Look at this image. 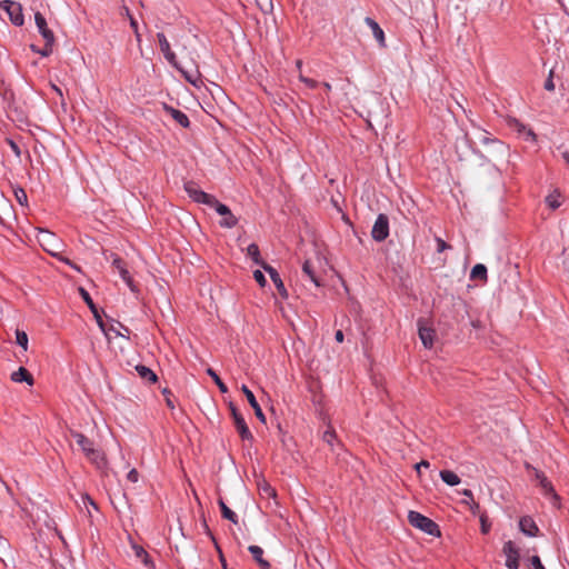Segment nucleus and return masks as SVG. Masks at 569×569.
Returning a JSON list of instances; mask_svg holds the SVG:
<instances>
[{"mask_svg":"<svg viewBox=\"0 0 569 569\" xmlns=\"http://www.w3.org/2000/svg\"><path fill=\"white\" fill-rule=\"evenodd\" d=\"M70 435L76 440L77 445L81 448L86 457L93 465H96L97 468L102 469L107 466V460L103 452L94 448L92 440L76 430H70Z\"/></svg>","mask_w":569,"mask_h":569,"instance_id":"f257e3e1","label":"nucleus"},{"mask_svg":"<svg viewBox=\"0 0 569 569\" xmlns=\"http://www.w3.org/2000/svg\"><path fill=\"white\" fill-rule=\"evenodd\" d=\"M408 521L412 527L418 528L421 531H423L430 536H433V537L440 536L439 526L433 520H431L430 518L423 516L422 513H420L418 511H413V510L409 511Z\"/></svg>","mask_w":569,"mask_h":569,"instance_id":"f03ea898","label":"nucleus"},{"mask_svg":"<svg viewBox=\"0 0 569 569\" xmlns=\"http://www.w3.org/2000/svg\"><path fill=\"white\" fill-rule=\"evenodd\" d=\"M37 239L44 251H47L53 257H58L62 248V243L61 240L54 233L48 230L39 229Z\"/></svg>","mask_w":569,"mask_h":569,"instance_id":"7ed1b4c3","label":"nucleus"},{"mask_svg":"<svg viewBox=\"0 0 569 569\" xmlns=\"http://www.w3.org/2000/svg\"><path fill=\"white\" fill-rule=\"evenodd\" d=\"M368 106V122L369 124L372 121L382 123L385 119H387V111L383 108V102L378 94H371L366 101Z\"/></svg>","mask_w":569,"mask_h":569,"instance_id":"20e7f679","label":"nucleus"},{"mask_svg":"<svg viewBox=\"0 0 569 569\" xmlns=\"http://www.w3.org/2000/svg\"><path fill=\"white\" fill-rule=\"evenodd\" d=\"M184 190L194 202L203 203L209 207L216 203V197L202 191L192 181H188L184 183Z\"/></svg>","mask_w":569,"mask_h":569,"instance_id":"39448f33","label":"nucleus"},{"mask_svg":"<svg viewBox=\"0 0 569 569\" xmlns=\"http://www.w3.org/2000/svg\"><path fill=\"white\" fill-rule=\"evenodd\" d=\"M0 8L4 10L10 21L14 26H22L23 24V13H22V7L19 2L12 1V0H3L0 2Z\"/></svg>","mask_w":569,"mask_h":569,"instance_id":"423d86ee","label":"nucleus"},{"mask_svg":"<svg viewBox=\"0 0 569 569\" xmlns=\"http://www.w3.org/2000/svg\"><path fill=\"white\" fill-rule=\"evenodd\" d=\"M229 408H230L231 416H232V419L234 422V427H236L238 433L240 435L241 439L242 440H252V438H253L252 433L249 430L243 417L237 410L236 406L232 402H230Z\"/></svg>","mask_w":569,"mask_h":569,"instance_id":"0eeeda50","label":"nucleus"},{"mask_svg":"<svg viewBox=\"0 0 569 569\" xmlns=\"http://www.w3.org/2000/svg\"><path fill=\"white\" fill-rule=\"evenodd\" d=\"M371 236L376 241H383L389 236V220L383 213H380L372 227Z\"/></svg>","mask_w":569,"mask_h":569,"instance_id":"6e6552de","label":"nucleus"},{"mask_svg":"<svg viewBox=\"0 0 569 569\" xmlns=\"http://www.w3.org/2000/svg\"><path fill=\"white\" fill-rule=\"evenodd\" d=\"M214 208L223 219L220 221V226L224 228H233L238 223V219L232 214L231 210L223 203H220L216 199V203L211 206Z\"/></svg>","mask_w":569,"mask_h":569,"instance_id":"1a4fd4ad","label":"nucleus"},{"mask_svg":"<svg viewBox=\"0 0 569 569\" xmlns=\"http://www.w3.org/2000/svg\"><path fill=\"white\" fill-rule=\"evenodd\" d=\"M503 553L506 556V567L508 569L519 568V549L512 541H507L503 545Z\"/></svg>","mask_w":569,"mask_h":569,"instance_id":"9d476101","label":"nucleus"},{"mask_svg":"<svg viewBox=\"0 0 569 569\" xmlns=\"http://www.w3.org/2000/svg\"><path fill=\"white\" fill-rule=\"evenodd\" d=\"M34 22L38 28L39 33L42 36L48 46H53L54 43V34L48 28L46 18L40 13H34Z\"/></svg>","mask_w":569,"mask_h":569,"instance_id":"9b49d317","label":"nucleus"},{"mask_svg":"<svg viewBox=\"0 0 569 569\" xmlns=\"http://www.w3.org/2000/svg\"><path fill=\"white\" fill-rule=\"evenodd\" d=\"M527 469L532 471L535 479L539 482L545 495L551 496L553 499H558L551 482L547 479L543 472L530 466H527Z\"/></svg>","mask_w":569,"mask_h":569,"instance_id":"f8f14e48","label":"nucleus"},{"mask_svg":"<svg viewBox=\"0 0 569 569\" xmlns=\"http://www.w3.org/2000/svg\"><path fill=\"white\" fill-rule=\"evenodd\" d=\"M159 47L167 61L174 68H178V61L174 52L171 50L169 41L163 33L157 34Z\"/></svg>","mask_w":569,"mask_h":569,"instance_id":"ddd939ff","label":"nucleus"},{"mask_svg":"<svg viewBox=\"0 0 569 569\" xmlns=\"http://www.w3.org/2000/svg\"><path fill=\"white\" fill-rule=\"evenodd\" d=\"M79 292H80L82 299L84 300V302L87 303V306L89 307V310H91V312L97 321V325L99 326L101 331H106V322L102 320V318L99 313V310L96 307V305H94L93 300L91 299L90 295L88 293V291L83 288H79Z\"/></svg>","mask_w":569,"mask_h":569,"instance_id":"4468645a","label":"nucleus"},{"mask_svg":"<svg viewBox=\"0 0 569 569\" xmlns=\"http://www.w3.org/2000/svg\"><path fill=\"white\" fill-rule=\"evenodd\" d=\"M102 332L109 340L111 339V335H114L116 337H122V338L129 339L130 330L122 323L112 320V323H110V325L106 323V331H102Z\"/></svg>","mask_w":569,"mask_h":569,"instance_id":"2eb2a0df","label":"nucleus"},{"mask_svg":"<svg viewBox=\"0 0 569 569\" xmlns=\"http://www.w3.org/2000/svg\"><path fill=\"white\" fill-rule=\"evenodd\" d=\"M241 391L243 392V395L246 396L248 402L250 403L251 408L253 409L256 417L261 422H266V416L262 412V409H261L260 405L258 403V401H257L254 395L252 393V391L246 385H243L241 387Z\"/></svg>","mask_w":569,"mask_h":569,"instance_id":"dca6fc26","label":"nucleus"},{"mask_svg":"<svg viewBox=\"0 0 569 569\" xmlns=\"http://www.w3.org/2000/svg\"><path fill=\"white\" fill-rule=\"evenodd\" d=\"M263 269L269 273L272 282L274 283L279 295L283 298V299H287L288 298V291L283 284V281L281 280L279 273L277 272V270L274 268H272L271 266L269 264H264L263 266Z\"/></svg>","mask_w":569,"mask_h":569,"instance_id":"f3484780","label":"nucleus"},{"mask_svg":"<svg viewBox=\"0 0 569 569\" xmlns=\"http://www.w3.org/2000/svg\"><path fill=\"white\" fill-rule=\"evenodd\" d=\"M112 266L118 270L122 280L128 284L131 290H134L133 280L129 274V271L126 268L124 262L119 257H114L112 260Z\"/></svg>","mask_w":569,"mask_h":569,"instance_id":"a211bd4d","label":"nucleus"},{"mask_svg":"<svg viewBox=\"0 0 569 569\" xmlns=\"http://www.w3.org/2000/svg\"><path fill=\"white\" fill-rule=\"evenodd\" d=\"M366 24L372 30V34L381 48L386 47L385 32L380 26L370 17L365 18Z\"/></svg>","mask_w":569,"mask_h":569,"instance_id":"6ab92c4d","label":"nucleus"},{"mask_svg":"<svg viewBox=\"0 0 569 569\" xmlns=\"http://www.w3.org/2000/svg\"><path fill=\"white\" fill-rule=\"evenodd\" d=\"M519 529L522 533L528 537H535L538 535V527L530 517H522L519 521Z\"/></svg>","mask_w":569,"mask_h":569,"instance_id":"aec40b11","label":"nucleus"},{"mask_svg":"<svg viewBox=\"0 0 569 569\" xmlns=\"http://www.w3.org/2000/svg\"><path fill=\"white\" fill-rule=\"evenodd\" d=\"M11 380L18 383L26 382L29 386L34 383L32 375L24 367H20L17 371H13L11 373Z\"/></svg>","mask_w":569,"mask_h":569,"instance_id":"412c9836","label":"nucleus"},{"mask_svg":"<svg viewBox=\"0 0 569 569\" xmlns=\"http://www.w3.org/2000/svg\"><path fill=\"white\" fill-rule=\"evenodd\" d=\"M509 124H510V127H511V128H513L517 132L525 134L527 140L536 141V134H535V132H533L530 128H527V127H526L523 123H521L519 120H517V119H512V120H510Z\"/></svg>","mask_w":569,"mask_h":569,"instance_id":"4be33fe9","label":"nucleus"},{"mask_svg":"<svg viewBox=\"0 0 569 569\" xmlns=\"http://www.w3.org/2000/svg\"><path fill=\"white\" fill-rule=\"evenodd\" d=\"M166 111L183 128H188L190 122L187 114L178 109L166 106Z\"/></svg>","mask_w":569,"mask_h":569,"instance_id":"5701e85b","label":"nucleus"},{"mask_svg":"<svg viewBox=\"0 0 569 569\" xmlns=\"http://www.w3.org/2000/svg\"><path fill=\"white\" fill-rule=\"evenodd\" d=\"M254 560L259 563L261 569H270V563L263 559V550L259 546H250L248 548Z\"/></svg>","mask_w":569,"mask_h":569,"instance_id":"b1692460","label":"nucleus"},{"mask_svg":"<svg viewBox=\"0 0 569 569\" xmlns=\"http://www.w3.org/2000/svg\"><path fill=\"white\" fill-rule=\"evenodd\" d=\"M435 331L428 327H419V337L426 348H431L433 345Z\"/></svg>","mask_w":569,"mask_h":569,"instance_id":"393cba45","label":"nucleus"},{"mask_svg":"<svg viewBox=\"0 0 569 569\" xmlns=\"http://www.w3.org/2000/svg\"><path fill=\"white\" fill-rule=\"evenodd\" d=\"M136 371L139 375V377L143 380L156 382L158 379L157 375L150 368L143 365L136 366Z\"/></svg>","mask_w":569,"mask_h":569,"instance_id":"a878e982","label":"nucleus"},{"mask_svg":"<svg viewBox=\"0 0 569 569\" xmlns=\"http://www.w3.org/2000/svg\"><path fill=\"white\" fill-rule=\"evenodd\" d=\"M440 478L445 483L451 487L460 483V478L451 470H441Z\"/></svg>","mask_w":569,"mask_h":569,"instance_id":"bb28decb","label":"nucleus"},{"mask_svg":"<svg viewBox=\"0 0 569 569\" xmlns=\"http://www.w3.org/2000/svg\"><path fill=\"white\" fill-rule=\"evenodd\" d=\"M247 254L253 260L256 264H259L263 268L267 264L264 261L260 259V250L256 243H251L247 248Z\"/></svg>","mask_w":569,"mask_h":569,"instance_id":"cd10ccee","label":"nucleus"},{"mask_svg":"<svg viewBox=\"0 0 569 569\" xmlns=\"http://www.w3.org/2000/svg\"><path fill=\"white\" fill-rule=\"evenodd\" d=\"M177 69L183 74V77L186 78V80L188 82H190L191 84H193L196 87L198 86V82L200 81V73L197 69L193 71H188V70H184L183 68H181L179 64H178Z\"/></svg>","mask_w":569,"mask_h":569,"instance_id":"c85d7f7f","label":"nucleus"},{"mask_svg":"<svg viewBox=\"0 0 569 569\" xmlns=\"http://www.w3.org/2000/svg\"><path fill=\"white\" fill-rule=\"evenodd\" d=\"M132 549H133L134 556L138 559H140L143 562L144 566L152 567V562H151V560L149 558L148 552L141 546L133 545Z\"/></svg>","mask_w":569,"mask_h":569,"instance_id":"c756f323","label":"nucleus"},{"mask_svg":"<svg viewBox=\"0 0 569 569\" xmlns=\"http://www.w3.org/2000/svg\"><path fill=\"white\" fill-rule=\"evenodd\" d=\"M218 503L221 509L222 517L233 523H237L238 522L237 515L224 503V501L222 499H219Z\"/></svg>","mask_w":569,"mask_h":569,"instance_id":"7c9ffc66","label":"nucleus"},{"mask_svg":"<svg viewBox=\"0 0 569 569\" xmlns=\"http://www.w3.org/2000/svg\"><path fill=\"white\" fill-rule=\"evenodd\" d=\"M471 279H480L482 281H487V268L482 263L476 264L470 272Z\"/></svg>","mask_w":569,"mask_h":569,"instance_id":"2f4dec72","label":"nucleus"},{"mask_svg":"<svg viewBox=\"0 0 569 569\" xmlns=\"http://www.w3.org/2000/svg\"><path fill=\"white\" fill-rule=\"evenodd\" d=\"M258 489L262 498H276V490L264 480L258 482Z\"/></svg>","mask_w":569,"mask_h":569,"instance_id":"473e14b6","label":"nucleus"},{"mask_svg":"<svg viewBox=\"0 0 569 569\" xmlns=\"http://www.w3.org/2000/svg\"><path fill=\"white\" fill-rule=\"evenodd\" d=\"M303 272L310 278V280L317 286H320V281L315 274V271L312 270L310 261L306 260L302 264Z\"/></svg>","mask_w":569,"mask_h":569,"instance_id":"72a5a7b5","label":"nucleus"},{"mask_svg":"<svg viewBox=\"0 0 569 569\" xmlns=\"http://www.w3.org/2000/svg\"><path fill=\"white\" fill-rule=\"evenodd\" d=\"M207 373L213 379L216 385L218 386L219 390L222 393H226L228 391L227 386L223 383V381L220 379V377L216 373V371L212 368L207 369Z\"/></svg>","mask_w":569,"mask_h":569,"instance_id":"f704fd0d","label":"nucleus"},{"mask_svg":"<svg viewBox=\"0 0 569 569\" xmlns=\"http://www.w3.org/2000/svg\"><path fill=\"white\" fill-rule=\"evenodd\" d=\"M16 341L20 347L23 348V350L28 349V336L24 331H16Z\"/></svg>","mask_w":569,"mask_h":569,"instance_id":"c9c22d12","label":"nucleus"},{"mask_svg":"<svg viewBox=\"0 0 569 569\" xmlns=\"http://www.w3.org/2000/svg\"><path fill=\"white\" fill-rule=\"evenodd\" d=\"M14 196H16L17 201L21 206H27L28 204V196H27L26 191L22 188H16L14 189Z\"/></svg>","mask_w":569,"mask_h":569,"instance_id":"e433bc0d","label":"nucleus"},{"mask_svg":"<svg viewBox=\"0 0 569 569\" xmlns=\"http://www.w3.org/2000/svg\"><path fill=\"white\" fill-rule=\"evenodd\" d=\"M559 197L560 194L558 193H552V194H549L547 198H546V202L548 203V206L551 208V209H557L560 207L561 202L559 201Z\"/></svg>","mask_w":569,"mask_h":569,"instance_id":"4c0bfd02","label":"nucleus"},{"mask_svg":"<svg viewBox=\"0 0 569 569\" xmlns=\"http://www.w3.org/2000/svg\"><path fill=\"white\" fill-rule=\"evenodd\" d=\"M299 80L311 89H315L318 86V82L316 80L307 78L302 73L299 74Z\"/></svg>","mask_w":569,"mask_h":569,"instance_id":"58836bf2","label":"nucleus"},{"mask_svg":"<svg viewBox=\"0 0 569 569\" xmlns=\"http://www.w3.org/2000/svg\"><path fill=\"white\" fill-rule=\"evenodd\" d=\"M480 522H481V532L488 533L490 530V523L488 522V518L486 515H480Z\"/></svg>","mask_w":569,"mask_h":569,"instance_id":"ea45409f","label":"nucleus"},{"mask_svg":"<svg viewBox=\"0 0 569 569\" xmlns=\"http://www.w3.org/2000/svg\"><path fill=\"white\" fill-rule=\"evenodd\" d=\"M253 278L261 287L266 286L267 280L264 278V274L260 270H256L253 272Z\"/></svg>","mask_w":569,"mask_h":569,"instance_id":"a19ab883","label":"nucleus"},{"mask_svg":"<svg viewBox=\"0 0 569 569\" xmlns=\"http://www.w3.org/2000/svg\"><path fill=\"white\" fill-rule=\"evenodd\" d=\"M436 242H437V251L438 252H442L446 249L450 248V246L446 241H443L441 238H436Z\"/></svg>","mask_w":569,"mask_h":569,"instance_id":"79ce46f5","label":"nucleus"},{"mask_svg":"<svg viewBox=\"0 0 569 569\" xmlns=\"http://www.w3.org/2000/svg\"><path fill=\"white\" fill-rule=\"evenodd\" d=\"M461 493L466 497V499L462 501L463 503L469 505L470 502L475 501V500H473V493H472V491H471V490H469V489H463V490L461 491Z\"/></svg>","mask_w":569,"mask_h":569,"instance_id":"37998d69","label":"nucleus"},{"mask_svg":"<svg viewBox=\"0 0 569 569\" xmlns=\"http://www.w3.org/2000/svg\"><path fill=\"white\" fill-rule=\"evenodd\" d=\"M530 563L533 569H545L543 565L541 563V560L538 556H533L530 559Z\"/></svg>","mask_w":569,"mask_h":569,"instance_id":"c03bdc74","label":"nucleus"},{"mask_svg":"<svg viewBox=\"0 0 569 569\" xmlns=\"http://www.w3.org/2000/svg\"><path fill=\"white\" fill-rule=\"evenodd\" d=\"M82 502L86 508H88L89 506L92 507L94 510H97V505L96 502L88 496H82Z\"/></svg>","mask_w":569,"mask_h":569,"instance_id":"a18cd8bd","label":"nucleus"},{"mask_svg":"<svg viewBox=\"0 0 569 569\" xmlns=\"http://www.w3.org/2000/svg\"><path fill=\"white\" fill-rule=\"evenodd\" d=\"M545 89L548 90V91H553L555 90V83H553V80H552V71H550L549 77H548V79L545 82Z\"/></svg>","mask_w":569,"mask_h":569,"instance_id":"49530a36","label":"nucleus"},{"mask_svg":"<svg viewBox=\"0 0 569 569\" xmlns=\"http://www.w3.org/2000/svg\"><path fill=\"white\" fill-rule=\"evenodd\" d=\"M127 479L131 482H137L139 480V473L136 469H131L128 475Z\"/></svg>","mask_w":569,"mask_h":569,"instance_id":"de8ad7c7","label":"nucleus"},{"mask_svg":"<svg viewBox=\"0 0 569 569\" xmlns=\"http://www.w3.org/2000/svg\"><path fill=\"white\" fill-rule=\"evenodd\" d=\"M335 437V432L331 430H327L323 433V440L327 441L329 445H332Z\"/></svg>","mask_w":569,"mask_h":569,"instance_id":"09e8293b","label":"nucleus"},{"mask_svg":"<svg viewBox=\"0 0 569 569\" xmlns=\"http://www.w3.org/2000/svg\"><path fill=\"white\" fill-rule=\"evenodd\" d=\"M51 52H52V46H48L47 43L43 49L37 50V53L41 54L42 57H48Z\"/></svg>","mask_w":569,"mask_h":569,"instance_id":"8fccbe9b","label":"nucleus"},{"mask_svg":"<svg viewBox=\"0 0 569 569\" xmlns=\"http://www.w3.org/2000/svg\"><path fill=\"white\" fill-rule=\"evenodd\" d=\"M429 461L427 460H421L420 462H418L416 466H415V469L417 470L418 475H420V469H425V468H429Z\"/></svg>","mask_w":569,"mask_h":569,"instance_id":"3c124183","label":"nucleus"},{"mask_svg":"<svg viewBox=\"0 0 569 569\" xmlns=\"http://www.w3.org/2000/svg\"><path fill=\"white\" fill-rule=\"evenodd\" d=\"M429 461L427 460H421L420 462H418L416 466H415V469L417 470L418 475H420V469H425V468H429Z\"/></svg>","mask_w":569,"mask_h":569,"instance_id":"603ef678","label":"nucleus"},{"mask_svg":"<svg viewBox=\"0 0 569 569\" xmlns=\"http://www.w3.org/2000/svg\"><path fill=\"white\" fill-rule=\"evenodd\" d=\"M163 395L166 396L167 406L170 407V408H173L174 406H173V402H172V399H171L172 393L169 390L164 389L163 390Z\"/></svg>","mask_w":569,"mask_h":569,"instance_id":"864d4df0","label":"nucleus"},{"mask_svg":"<svg viewBox=\"0 0 569 569\" xmlns=\"http://www.w3.org/2000/svg\"><path fill=\"white\" fill-rule=\"evenodd\" d=\"M9 144H10L11 150L14 152V154L17 157H20L21 152H20V148L18 147V144L12 140H9Z\"/></svg>","mask_w":569,"mask_h":569,"instance_id":"5fc2aeb1","label":"nucleus"},{"mask_svg":"<svg viewBox=\"0 0 569 569\" xmlns=\"http://www.w3.org/2000/svg\"><path fill=\"white\" fill-rule=\"evenodd\" d=\"M470 507V510L472 511L473 515L478 513L479 512V503H477L476 501H472L468 505Z\"/></svg>","mask_w":569,"mask_h":569,"instance_id":"6e6d98bb","label":"nucleus"},{"mask_svg":"<svg viewBox=\"0 0 569 569\" xmlns=\"http://www.w3.org/2000/svg\"><path fill=\"white\" fill-rule=\"evenodd\" d=\"M335 339L338 342H342L343 341V332L341 330L336 331Z\"/></svg>","mask_w":569,"mask_h":569,"instance_id":"4d7b16f0","label":"nucleus"},{"mask_svg":"<svg viewBox=\"0 0 569 569\" xmlns=\"http://www.w3.org/2000/svg\"><path fill=\"white\" fill-rule=\"evenodd\" d=\"M64 263L69 264L70 267H72L73 269L80 271V268L76 264H73L69 259L67 258H60Z\"/></svg>","mask_w":569,"mask_h":569,"instance_id":"13d9d810","label":"nucleus"},{"mask_svg":"<svg viewBox=\"0 0 569 569\" xmlns=\"http://www.w3.org/2000/svg\"><path fill=\"white\" fill-rule=\"evenodd\" d=\"M130 24L131 27L133 28L134 32L137 33V38L139 39V33H138V26H137V21L134 19H130Z\"/></svg>","mask_w":569,"mask_h":569,"instance_id":"bf43d9fd","label":"nucleus"},{"mask_svg":"<svg viewBox=\"0 0 569 569\" xmlns=\"http://www.w3.org/2000/svg\"><path fill=\"white\" fill-rule=\"evenodd\" d=\"M217 549H218V551H219V553H220V560H221V563H222V568H223V569H227L226 560H224V558H223V556H222V553H221V550H220V548H219L218 546H217Z\"/></svg>","mask_w":569,"mask_h":569,"instance_id":"052dcab7","label":"nucleus"},{"mask_svg":"<svg viewBox=\"0 0 569 569\" xmlns=\"http://www.w3.org/2000/svg\"><path fill=\"white\" fill-rule=\"evenodd\" d=\"M562 158L565 159V161L569 166V152L568 151L562 152Z\"/></svg>","mask_w":569,"mask_h":569,"instance_id":"680f3d73","label":"nucleus"},{"mask_svg":"<svg viewBox=\"0 0 569 569\" xmlns=\"http://www.w3.org/2000/svg\"><path fill=\"white\" fill-rule=\"evenodd\" d=\"M52 89L60 96L62 97V91L60 88H58L57 86L52 84Z\"/></svg>","mask_w":569,"mask_h":569,"instance_id":"e2e57ef3","label":"nucleus"},{"mask_svg":"<svg viewBox=\"0 0 569 569\" xmlns=\"http://www.w3.org/2000/svg\"><path fill=\"white\" fill-rule=\"evenodd\" d=\"M480 141L482 143H487L489 141V138L486 134H481Z\"/></svg>","mask_w":569,"mask_h":569,"instance_id":"0e129e2a","label":"nucleus"},{"mask_svg":"<svg viewBox=\"0 0 569 569\" xmlns=\"http://www.w3.org/2000/svg\"><path fill=\"white\" fill-rule=\"evenodd\" d=\"M323 87L326 88V90L330 91L331 90V84L329 82H325L323 83Z\"/></svg>","mask_w":569,"mask_h":569,"instance_id":"69168bd1","label":"nucleus"},{"mask_svg":"<svg viewBox=\"0 0 569 569\" xmlns=\"http://www.w3.org/2000/svg\"><path fill=\"white\" fill-rule=\"evenodd\" d=\"M296 66H297V68L300 70V69H301V67H302V61H301V60H298V61L296 62Z\"/></svg>","mask_w":569,"mask_h":569,"instance_id":"338daca9","label":"nucleus"},{"mask_svg":"<svg viewBox=\"0 0 569 569\" xmlns=\"http://www.w3.org/2000/svg\"><path fill=\"white\" fill-rule=\"evenodd\" d=\"M30 48H31V50H32V51H34V52H37V50H39L34 44H31V46H30Z\"/></svg>","mask_w":569,"mask_h":569,"instance_id":"774afa93","label":"nucleus"}]
</instances>
